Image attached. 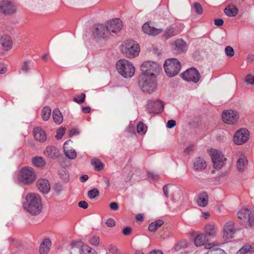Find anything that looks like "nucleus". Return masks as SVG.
<instances>
[{"mask_svg": "<svg viewBox=\"0 0 254 254\" xmlns=\"http://www.w3.org/2000/svg\"><path fill=\"white\" fill-rule=\"evenodd\" d=\"M23 207L31 215L39 214L42 208L40 196L34 193H28L26 196V201L23 203Z\"/></svg>", "mask_w": 254, "mask_h": 254, "instance_id": "obj_1", "label": "nucleus"}, {"mask_svg": "<svg viewBox=\"0 0 254 254\" xmlns=\"http://www.w3.org/2000/svg\"><path fill=\"white\" fill-rule=\"evenodd\" d=\"M138 81L140 88L144 93L150 94L156 89L157 81L156 77L140 75Z\"/></svg>", "mask_w": 254, "mask_h": 254, "instance_id": "obj_2", "label": "nucleus"}, {"mask_svg": "<svg viewBox=\"0 0 254 254\" xmlns=\"http://www.w3.org/2000/svg\"><path fill=\"white\" fill-rule=\"evenodd\" d=\"M116 68L118 72L125 78L131 77L135 72V67L132 64L124 59L117 62Z\"/></svg>", "mask_w": 254, "mask_h": 254, "instance_id": "obj_3", "label": "nucleus"}, {"mask_svg": "<svg viewBox=\"0 0 254 254\" xmlns=\"http://www.w3.org/2000/svg\"><path fill=\"white\" fill-rule=\"evenodd\" d=\"M161 69V66L157 63L146 61L141 65L140 70L142 73L141 75L156 78V76L159 73Z\"/></svg>", "mask_w": 254, "mask_h": 254, "instance_id": "obj_4", "label": "nucleus"}, {"mask_svg": "<svg viewBox=\"0 0 254 254\" xmlns=\"http://www.w3.org/2000/svg\"><path fill=\"white\" fill-rule=\"evenodd\" d=\"M122 53L127 57L133 58L139 54V45L132 40L124 42L121 46Z\"/></svg>", "mask_w": 254, "mask_h": 254, "instance_id": "obj_5", "label": "nucleus"}, {"mask_svg": "<svg viewBox=\"0 0 254 254\" xmlns=\"http://www.w3.org/2000/svg\"><path fill=\"white\" fill-rule=\"evenodd\" d=\"M164 68L167 76L172 77L179 73L181 69V65L177 59H168L165 62Z\"/></svg>", "mask_w": 254, "mask_h": 254, "instance_id": "obj_6", "label": "nucleus"}, {"mask_svg": "<svg viewBox=\"0 0 254 254\" xmlns=\"http://www.w3.org/2000/svg\"><path fill=\"white\" fill-rule=\"evenodd\" d=\"M36 179V174L31 167H24L19 173L18 180L25 185H30Z\"/></svg>", "mask_w": 254, "mask_h": 254, "instance_id": "obj_7", "label": "nucleus"}, {"mask_svg": "<svg viewBox=\"0 0 254 254\" xmlns=\"http://www.w3.org/2000/svg\"><path fill=\"white\" fill-rule=\"evenodd\" d=\"M211 156L215 169H219L224 166L226 158L224 157L221 151L216 149H212Z\"/></svg>", "mask_w": 254, "mask_h": 254, "instance_id": "obj_8", "label": "nucleus"}, {"mask_svg": "<svg viewBox=\"0 0 254 254\" xmlns=\"http://www.w3.org/2000/svg\"><path fill=\"white\" fill-rule=\"evenodd\" d=\"M182 78L187 81H192L197 83L200 79V75L198 71L195 68L191 67L187 70L181 74Z\"/></svg>", "mask_w": 254, "mask_h": 254, "instance_id": "obj_9", "label": "nucleus"}, {"mask_svg": "<svg viewBox=\"0 0 254 254\" xmlns=\"http://www.w3.org/2000/svg\"><path fill=\"white\" fill-rule=\"evenodd\" d=\"M93 32L94 37L97 39H105L110 35L106 24H101L95 25Z\"/></svg>", "mask_w": 254, "mask_h": 254, "instance_id": "obj_10", "label": "nucleus"}, {"mask_svg": "<svg viewBox=\"0 0 254 254\" xmlns=\"http://www.w3.org/2000/svg\"><path fill=\"white\" fill-rule=\"evenodd\" d=\"M237 215L238 218L242 221L248 220L250 227L254 226V214H252L249 209L243 208L238 212Z\"/></svg>", "mask_w": 254, "mask_h": 254, "instance_id": "obj_11", "label": "nucleus"}, {"mask_svg": "<svg viewBox=\"0 0 254 254\" xmlns=\"http://www.w3.org/2000/svg\"><path fill=\"white\" fill-rule=\"evenodd\" d=\"M15 6L11 1L8 0H3L0 1V12L6 15H10L16 12Z\"/></svg>", "mask_w": 254, "mask_h": 254, "instance_id": "obj_12", "label": "nucleus"}, {"mask_svg": "<svg viewBox=\"0 0 254 254\" xmlns=\"http://www.w3.org/2000/svg\"><path fill=\"white\" fill-rule=\"evenodd\" d=\"M147 109L150 113L159 114L164 109V104L161 100H149L147 105Z\"/></svg>", "mask_w": 254, "mask_h": 254, "instance_id": "obj_13", "label": "nucleus"}, {"mask_svg": "<svg viewBox=\"0 0 254 254\" xmlns=\"http://www.w3.org/2000/svg\"><path fill=\"white\" fill-rule=\"evenodd\" d=\"M222 118L224 123L231 125L238 121L239 116L237 112L230 110L224 111L222 114Z\"/></svg>", "mask_w": 254, "mask_h": 254, "instance_id": "obj_14", "label": "nucleus"}, {"mask_svg": "<svg viewBox=\"0 0 254 254\" xmlns=\"http://www.w3.org/2000/svg\"><path fill=\"white\" fill-rule=\"evenodd\" d=\"M234 225L235 223L233 221H228L225 224L223 228V237L226 240L233 238L236 233Z\"/></svg>", "mask_w": 254, "mask_h": 254, "instance_id": "obj_15", "label": "nucleus"}, {"mask_svg": "<svg viewBox=\"0 0 254 254\" xmlns=\"http://www.w3.org/2000/svg\"><path fill=\"white\" fill-rule=\"evenodd\" d=\"M110 34L119 32L123 27L122 21L119 18H114L109 21L106 24Z\"/></svg>", "mask_w": 254, "mask_h": 254, "instance_id": "obj_16", "label": "nucleus"}, {"mask_svg": "<svg viewBox=\"0 0 254 254\" xmlns=\"http://www.w3.org/2000/svg\"><path fill=\"white\" fill-rule=\"evenodd\" d=\"M249 138V132L246 129H241L237 131L234 136V142L240 145L245 143Z\"/></svg>", "mask_w": 254, "mask_h": 254, "instance_id": "obj_17", "label": "nucleus"}, {"mask_svg": "<svg viewBox=\"0 0 254 254\" xmlns=\"http://www.w3.org/2000/svg\"><path fill=\"white\" fill-rule=\"evenodd\" d=\"M206 236L203 234H200L197 235L194 238V243L197 247L205 245L206 249H210L213 248L215 246H217V244H215L214 243H209L206 244H204L205 241Z\"/></svg>", "mask_w": 254, "mask_h": 254, "instance_id": "obj_18", "label": "nucleus"}, {"mask_svg": "<svg viewBox=\"0 0 254 254\" xmlns=\"http://www.w3.org/2000/svg\"><path fill=\"white\" fill-rule=\"evenodd\" d=\"M142 31L150 36H156L162 31V28H156L151 26L148 22L145 23L142 27Z\"/></svg>", "mask_w": 254, "mask_h": 254, "instance_id": "obj_19", "label": "nucleus"}, {"mask_svg": "<svg viewBox=\"0 0 254 254\" xmlns=\"http://www.w3.org/2000/svg\"><path fill=\"white\" fill-rule=\"evenodd\" d=\"M36 185L39 190L44 194H47L50 190V186L47 179H40L36 183Z\"/></svg>", "mask_w": 254, "mask_h": 254, "instance_id": "obj_20", "label": "nucleus"}, {"mask_svg": "<svg viewBox=\"0 0 254 254\" xmlns=\"http://www.w3.org/2000/svg\"><path fill=\"white\" fill-rule=\"evenodd\" d=\"M33 133L35 139L40 142H45L47 139L45 131L40 127H35Z\"/></svg>", "mask_w": 254, "mask_h": 254, "instance_id": "obj_21", "label": "nucleus"}, {"mask_svg": "<svg viewBox=\"0 0 254 254\" xmlns=\"http://www.w3.org/2000/svg\"><path fill=\"white\" fill-rule=\"evenodd\" d=\"M46 156L53 159L57 158L60 155L59 149L54 146H48L44 151Z\"/></svg>", "mask_w": 254, "mask_h": 254, "instance_id": "obj_22", "label": "nucleus"}, {"mask_svg": "<svg viewBox=\"0 0 254 254\" xmlns=\"http://www.w3.org/2000/svg\"><path fill=\"white\" fill-rule=\"evenodd\" d=\"M0 44L4 50H9L12 48V41L10 36L3 35L0 38Z\"/></svg>", "mask_w": 254, "mask_h": 254, "instance_id": "obj_23", "label": "nucleus"}, {"mask_svg": "<svg viewBox=\"0 0 254 254\" xmlns=\"http://www.w3.org/2000/svg\"><path fill=\"white\" fill-rule=\"evenodd\" d=\"M71 140H68L64 144V153L66 157L70 159H74L77 156L75 150L73 149H68L67 145L71 142Z\"/></svg>", "mask_w": 254, "mask_h": 254, "instance_id": "obj_24", "label": "nucleus"}, {"mask_svg": "<svg viewBox=\"0 0 254 254\" xmlns=\"http://www.w3.org/2000/svg\"><path fill=\"white\" fill-rule=\"evenodd\" d=\"M248 165L247 158L245 156H241L237 161V169L239 172H244Z\"/></svg>", "mask_w": 254, "mask_h": 254, "instance_id": "obj_25", "label": "nucleus"}, {"mask_svg": "<svg viewBox=\"0 0 254 254\" xmlns=\"http://www.w3.org/2000/svg\"><path fill=\"white\" fill-rule=\"evenodd\" d=\"M205 161L202 158L198 157L193 161V168L195 170H202L206 167Z\"/></svg>", "mask_w": 254, "mask_h": 254, "instance_id": "obj_26", "label": "nucleus"}, {"mask_svg": "<svg viewBox=\"0 0 254 254\" xmlns=\"http://www.w3.org/2000/svg\"><path fill=\"white\" fill-rule=\"evenodd\" d=\"M208 202V196L205 192L200 193L197 199V203L198 206L201 207H205Z\"/></svg>", "mask_w": 254, "mask_h": 254, "instance_id": "obj_27", "label": "nucleus"}, {"mask_svg": "<svg viewBox=\"0 0 254 254\" xmlns=\"http://www.w3.org/2000/svg\"><path fill=\"white\" fill-rule=\"evenodd\" d=\"M51 241L49 239H44L40 245L39 252L41 254H47L49 251Z\"/></svg>", "mask_w": 254, "mask_h": 254, "instance_id": "obj_28", "label": "nucleus"}, {"mask_svg": "<svg viewBox=\"0 0 254 254\" xmlns=\"http://www.w3.org/2000/svg\"><path fill=\"white\" fill-rule=\"evenodd\" d=\"M52 116L55 123L57 124L60 125L62 123L63 115L58 108H56L53 110Z\"/></svg>", "mask_w": 254, "mask_h": 254, "instance_id": "obj_29", "label": "nucleus"}, {"mask_svg": "<svg viewBox=\"0 0 254 254\" xmlns=\"http://www.w3.org/2000/svg\"><path fill=\"white\" fill-rule=\"evenodd\" d=\"M225 14L229 17L236 16L238 12V9L234 5H229L224 9Z\"/></svg>", "mask_w": 254, "mask_h": 254, "instance_id": "obj_30", "label": "nucleus"}, {"mask_svg": "<svg viewBox=\"0 0 254 254\" xmlns=\"http://www.w3.org/2000/svg\"><path fill=\"white\" fill-rule=\"evenodd\" d=\"M163 224L164 221L162 220L158 219L154 222H152L149 225L148 230L151 232H155Z\"/></svg>", "mask_w": 254, "mask_h": 254, "instance_id": "obj_31", "label": "nucleus"}, {"mask_svg": "<svg viewBox=\"0 0 254 254\" xmlns=\"http://www.w3.org/2000/svg\"><path fill=\"white\" fill-rule=\"evenodd\" d=\"M174 45L175 46V49L180 53H183L186 47L185 42L181 39H178L174 42Z\"/></svg>", "mask_w": 254, "mask_h": 254, "instance_id": "obj_32", "label": "nucleus"}, {"mask_svg": "<svg viewBox=\"0 0 254 254\" xmlns=\"http://www.w3.org/2000/svg\"><path fill=\"white\" fill-rule=\"evenodd\" d=\"M205 232L207 236L214 237L216 236V232L214 229V225L212 224H207L205 226Z\"/></svg>", "mask_w": 254, "mask_h": 254, "instance_id": "obj_33", "label": "nucleus"}, {"mask_svg": "<svg viewBox=\"0 0 254 254\" xmlns=\"http://www.w3.org/2000/svg\"><path fill=\"white\" fill-rule=\"evenodd\" d=\"M32 162L37 167L42 168L45 166L46 163L42 157H35L33 158Z\"/></svg>", "mask_w": 254, "mask_h": 254, "instance_id": "obj_34", "label": "nucleus"}, {"mask_svg": "<svg viewBox=\"0 0 254 254\" xmlns=\"http://www.w3.org/2000/svg\"><path fill=\"white\" fill-rule=\"evenodd\" d=\"M80 254H97L96 251L87 245L82 246Z\"/></svg>", "mask_w": 254, "mask_h": 254, "instance_id": "obj_35", "label": "nucleus"}, {"mask_svg": "<svg viewBox=\"0 0 254 254\" xmlns=\"http://www.w3.org/2000/svg\"><path fill=\"white\" fill-rule=\"evenodd\" d=\"M51 110L49 107L45 106L42 110L41 116L44 121H47L50 117Z\"/></svg>", "mask_w": 254, "mask_h": 254, "instance_id": "obj_36", "label": "nucleus"}, {"mask_svg": "<svg viewBox=\"0 0 254 254\" xmlns=\"http://www.w3.org/2000/svg\"><path fill=\"white\" fill-rule=\"evenodd\" d=\"M91 164L97 171H101L104 168L103 164L98 159H93L91 160Z\"/></svg>", "mask_w": 254, "mask_h": 254, "instance_id": "obj_37", "label": "nucleus"}, {"mask_svg": "<svg viewBox=\"0 0 254 254\" xmlns=\"http://www.w3.org/2000/svg\"><path fill=\"white\" fill-rule=\"evenodd\" d=\"M137 131L140 134H144L147 130V126L142 122H139L137 126Z\"/></svg>", "mask_w": 254, "mask_h": 254, "instance_id": "obj_38", "label": "nucleus"}, {"mask_svg": "<svg viewBox=\"0 0 254 254\" xmlns=\"http://www.w3.org/2000/svg\"><path fill=\"white\" fill-rule=\"evenodd\" d=\"M176 35L175 29L173 28H168L166 30H165L163 37L166 39H169L170 37H172Z\"/></svg>", "mask_w": 254, "mask_h": 254, "instance_id": "obj_39", "label": "nucleus"}, {"mask_svg": "<svg viewBox=\"0 0 254 254\" xmlns=\"http://www.w3.org/2000/svg\"><path fill=\"white\" fill-rule=\"evenodd\" d=\"M99 195L98 189L94 188L88 191L87 195L90 199H94Z\"/></svg>", "mask_w": 254, "mask_h": 254, "instance_id": "obj_40", "label": "nucleus"}, {"mask_svg": "<svg viewBox=\"0 0 254 254\" xmlns=\"http://www.w3.org/2000/svg\"><path fill=\"white\" fill-rule=\"evenodd\" d=\"M251 246L246 244L243 246L236 253V254H246L251 248Z\"/></svg>", "mask_w": 254, "mask_h": 254, "instance_id": "obj_41", "label": "nucleus"}, {"mask_svg": "<svg viewBox=\"0 0 254 254\" xmlns=\"http://www.w3.org/2000/svg\"><path fill=\"white\" fill-rule=\"evenodd\" d=\"M187 246V244L186 242H180L174 246V249L176 251H180L182 248H186Z\"/></svg>", "mask_w": 254, "mask_h": 254, "instance_id": "obj_42", "label": "nucleus"}, {"mask_svg": "<svg viewBox=\"0 0 254 254\" xmlns=\"http://www.w3.org/2000/svg\"><path fill=\"white\" fill-rule=\"evenodd\" d=\"M59 175L61 179L64 181L66 182L69 180V175L65 171L62 170L60 171Z\"/></svg>", "mask_w": 254, "mask_h": 254, "instance_id": "obj_43", "label": "nucleus"}, {"mask_svg": "<svg viewBox=\"0 0 254 254\" xmlns=\"http://www.w3.org/2000/svg\"><path fill=\"white\" fill-rule=\"evenodd\" d=\"M225 53L227 56L232 57L234 55V51L232 47L230 46H227L225 49Z\"/></svg>", "mask_w": 254, "mask_h": 254, "instance_id": "obj_44", "label": "nucleus"}, {"mask_svg": "<svg viewBox=\"0 0 254 254\" xmlns=\"http://www.w3.org/2000/svg\"><path fill=\"white\" fill-rule=\"evenodd\" d=\"M89 243L93 246H97L99 244V238L93 236L89 240Z\"/></svg>", "mask_w": 254, "mask_h": 254, "instance_id": "obj_45", "label": "nucleus"}, {"mask_svg": "<svg viewBox=\"0 0 254 254\" xmlns=\"http://www.w3.org/2000/svg\"><path fill=\"white\" fill-rule=\"evenodd\" d=\"M65 128L63 127H60L57 131V135L56 137L57 139H60L64 135Z\"/></svg>", "mask_w": 254, "mask_h": 254, "instance_id": "obj_46", "label": "nucleus"}, {"mask_svg": "<svg viewBox=\"0 0 254 254\" xmlns=\"http://www.w3.org/2000/svg\"><path fill=\"white\" fill-rule=\"evenodd\" d=\"M194 9L197 14H201L203 12L202 7L199 3L195 2L194 3Z\"/></svg>", "mask_w": 254, "mask_h": 254, "instance_id": "obj_47", "label": "nucleus"}, {"mask_svg": "<svg viewBox=\"0 0 254 254\" xmlns=\"http://www.w3.org/2000/svg\"><path fill=\"white\" fill-rule=\"evenodd\" d=\"M85 97H86L85 94L84 93H82L80 95V99H79V98H77V97H74L73 98V100L75 102H76L79 104H81L84 102Z\"/></svg>", "mask_w": 254, "mask_h": 254, "instance_id": "obj_48", "label": "nucleus"}, {"mask_svg": "<svg viewBox=\"0 0 254 254\" xmlns=\"http://www.w3.org/2000/svg\"><path fill=\"white\" fill-rule=\"evenodd\" d=\"M245 81L248 84L254 85V76L251 74L248 75L246 77Z\"/></svg>", "mask_w": 254, "mask_h": 254, "instance_id": "obj_49", "label": "nucleus"}, {"mask_svg": "<svg viewBox=\"0 0 254 254\" xmlns=\"http://www.w3.org/2000/svg\"><path fill=\"white\" fill-rule=\"evenodd\" d=\"M28 61H25L23 64L22 65V66H21V70L24 72H28L29 70H30V68L29 67V65H28Z\"/></svg>", "mask_w": 254, "mask_h": 254, "instance_id": "obj_50", "label": "nucleus"}, {"mask_svg": "<svg viewBox=\"0 0 254 254\" xmlns=\"http://www.w3.org/2000/svg\"><path fill=\"white\" fill-rule=\"evenodd\" d=\"M54 190L58 194H60L63 190L62 185L60 183H56L54 187Z\"/></svg>", "mask_w": 254, "mask_h": 254, "instance_id": "obj_51", "label": "nucleus"}, {"mask_svg": "<svg viewBox=\"0 0 254 254\" xmlns=\"http://www.w3.org/2000/svg\"><path fill=\"white\" fill-rule=\"evenodd\" d=\"M106 224L108 227H113L116 224L115 220L112 218H109L106 221Z\"/></svg>", "mask_w": 254, "mask_h": 254, "instance_id": "obj_52", "label": "nucleus"}, {"mask_svg": "<svg viewBox=\"0 0 254 254\" xmlns=\"http://www.w3.org/2000/svg\"><path fill=\"white\" fill-rule=\"evenodd\" d=\"M176 125V121L175 120H171L168 121L167 123V127L169 128H171L174 127Z\"/></svg>", "mask_w": 254, "mask_h": 254, "instance_id": "obj_53", "label": "nucleus"}, {"mask_svg": "<svg viewBox=\"0 0 254 254\" xmlns=\"http://www.w3.org/2000/svg\"><path fill=\"white\" fill-rule=\"evenodd\" d=\"M110 208L113 210H117L119 209V205L116 202H112L109 205Z\"/></svg>", "mask_w": 254, "mask_h": 254, "instance_id": "obj_54", "label": "nucleus"}, {"mask_svg": "<svg viewBox=\"0 0 254 254\" xmlns=\"http://www.w3.org/2000/svg\"><path fill=\"white\" fill-rule=\"evenodd\" d=\"M78 206L83 209H86L88 207V203L85 201L82 200L79 202Z\"/></svg>", "mask_w": 254, "mask_h": 254, "instance_id": "obj_55", "label": "nucleus"}, {"mask_svg": "<svg viewBox=\"0 0 254 254\" xmlns=\"http://www.w3.org/2000/svg\"><path fill=\"white\" fill-rule=\"evenodd\" d=\"M224 23V21L221 18H217L214 20V24L217 26H221Z\"/></svg>", "mask_w": 254, "mask_h": 254, "instance_id": "obj_56", "label": "nucleus"}, {"mask_svg": "<svg viewBox=\"0 0 254 254\" xmlns=\"http://www.w3.org/2000/svg\"><path fill=\"white\" fill-rule=\"evenodd\" d=\"M131 232V228L130 227H126L123 230V233L125 235H128Z\"/></svg>", "mask_w": 254, "mask_h": 254, "instance_id": "obj_57", "label": "nucleus"}, {"mask_svg": "<svg viewBox=\"0 0 254 254\" xmlns=\"http://www.w3.org/2000/svg\"><path fill=\"white\" fill-rule=\"evenodd\" d=\"M79 133V131L78 129L75 128H72L70 129L69 131V135L70 137H71L74 135L78 134Z\"/></svg>", "mask_w": 254, "mask_h": 254, "instance_id": "obj_58", "label": "nucleus"}, {"mask_svg": "<svg viewBox=\"0 0 254 254\" xmlns=\"http://www.w3.org/2000/svg\"><path fill=\"white\" fill-rule=\"evenodd\" d=\"M148 177L153 180H158L159 178L158 175L154 172H149L148 173Z\"/></svg>", "mask_w": 254, "mask_h": 254, "instance_id": "obj_59", "label": "nucleus"}, {"mask_svg": "<svg viewBox=\"0 0 254 254\" xmlns=\"http://www.w3.org/2000/svg\"><path fill=\"white\" fill-rule=\"evenodd\" d=\"M163 190L164 195L168 197V188L167 185H165L163 188Z\"/></svg>", "mask_w": 254, "mask_h": 254, "instance_id": "obj_60", "label": "nucleus"}, {"mask_svg": "<svg viewBox=\"0 0 254 254\" xmlns=\"http://www.w3.org/2000/svg\"><path fill=\"white\" fill-rule=\"evenodd\" d=\"M148 254H164L163 252L161 250H153L151 251Z\"/></svg>", "mask_w": 254, "mask_h": 254, "instance_id": "obj_61", "label": "nucleus"}, {"mask_svg": "<svg viewBox=\"0 0 254 254\" xmlns=\"http://www.w3.org/2000/svg\"><path fill=\"white\" fill-rule=\"evenodd\" d=\"M88 176L87 175H83L80 177V181L81 182H85L88 180Z\"/></svg>", "mask_w": 254, "mask_h": 254, "instance_id": "obj_62", "label": "nucleus"}, {"mask_svg": "<svg viewBox=\"0 0 254 254\" xmlns=\"http://www.w3.org/2000/svg\"><path fill=\"white\" fill-rule=\"evenodd\" d=\"M90 110H91V109L88 106H87V107H83L82 108V111L84 113H89L90 112Z\"/></svg>", "mask_w": 254, "mask_h": 254, "instance_id": "obj_63", "label": "nucleus"}, {"mask_svg": "<svg viewBox=\"0 0 254 254\" xmlns=\"http://www.w3.org/2000/svg\"><path fill=\"white\" fill-rule=\"evenodd\" d=\"M136 219L138 221H142L143 220V217L141 214H138L136 216Z\"/></svg>", "mask_w": 254, "mask_h": 254, "instance_id": "obj_64", "label": "nucleus"}]
</instances>
